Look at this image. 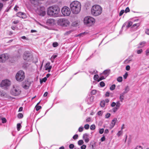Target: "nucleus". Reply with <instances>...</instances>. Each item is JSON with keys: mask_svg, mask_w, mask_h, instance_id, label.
I'll return each mask as SVG.
<instances>
[{"mask_svg": "<svg viewBox=\"0 0 149 149\" xmlns=\"http://www.w3.org/2000/svg\"><path fill=\"white\" fill-rule=\"evenodd\" d=\"M128 74L127 72H126L123 76L124 79H126L128 76Z\"/></svg>", "mask_w": 149, "mask_h": 149, "instance_id": "obj_41", "label": "nucleus"}, {"mask_svg": "<svg viewBox=\"0 0 149 149\" xmlns=\"http://www.w3.org/2000/svg\"><path fill=\"white\" fill-rule=\"evenodd\" d=\"M11 81L7 79L2 81L0 84L1 87L3 88H7L11 85Z\"/></svg>", "mask_w": 149, "mask_h": 149, "instance_id": "obj_10", "label": "nucleus"}, {"mask_svg": "<svg viewBox=\"0 0 149 149\" xmlns=\"http://www.w3.org/2000/svg\"><path fill=\"white\" fill-rule=\"evenodd\" d=\"M17 130L18 131H19L20 130V129L21 127V125L20 123H18L17 124Z\"/></svg>", "mask_w": 149, "mask_h": 149, "instance_id": "obj_25", "label": "nucleus"}, {"mask_svg": "<svg viewBox=\"0 0 149 149\" xmlns=\"http://www.w3.org/2000/svg\"><path fill=\"white\" fill-rule=\"evenodd\" d=\"M0 95L1 96H5V93H4L2 92H0Z\"/></svg>", "mask_w": 149, "mask_h": 149, "instance_id": "obj_62", "label": "nucleus"}, {"mask_svg": "<svg viewBox=\"0 0 149 149\" xmlns=\"http://www.w3.org/2000/svg\"><path fill=\"white\" fill-rule=\"evenodd\" d=\"M31 84V83L28 81H25L24 84L22 85V87L24 89H27L29 88Z\"/></svg>", "mask_w": 149, "mask_h": 149, "instance_id": "obj_12", "label": "nucleus"}, {"mask_svg": "<svg viewBox=\"0 0 149 149\" xmlns=\"http://www.w3.org/2000/svg\"><path fill=\"white\" fill-rule=\"evenodd\" d=\"M99 78V76L97 74L95 75L94 77V79L95 80H97Z\"/></svg>", "mask_w": 149, "mask_h": 149, "instance_id": "obj_33", "label": "nucleus"}, {"mask_svg": "<svg viewBox=\"0 0 149 149\" xmlns=\"http://www.w3.org/2000/svg\"><path fill=\"white\" fill-rule=\"evenodd\" d=\"M50 63L48 62L46 63V64L45 65V70H48V72H49L50 71V70L52 68V66H51L50 65Z\"/></svg>", "mask_w": 149, "mask_h": 149, "instance_id": "obj_14", "label": "nucleus"}, {"mask_svg": "<svg viewBox=\"0 0 149 149\" xmlns=\"http://www.w3.org/2000/svg\"><path fill=\"white\" fill-rule=\"evenodd\" d=\"M89 125L88 124H87L85 125L84 126V128L88 130L89 129Z\"/></svg>", "mask_w": 149, "mask_h": 149, "instance_id": "obj_38", "label": "nucleus"}, {"mask_svg": "<svg viewBox=\"0 0 149 149\" xmlns=\"http://www.w3.org/2000/svg\"><path fill=\"white\" fill-rule=\"evenodd\" d=\"M132 24V22H129L128 23L127 25L126 26L127 28L130 27Z\"/></svg>", "mask_w": 149, "mask_h": 149, "instance_id": "obj_24", "label": "nucleus"}, {"mask_svg": "<svg viewBox=\"0 0 149 149\" xmlns=\"http://www.w3.org/2000/svg\"><path fill=\"white\" fill-rule=\"evenodd\" d=\"M135 149H142V148L141 146H137Z\"/></svg>", "mask_w": 149, "mask_h": 149, "instance_id": "obj_58", "label": "nucleus"}, {"mask_svg": "<svg viewBox=\"0 0 149 149\" xmlns=\"http://www.w3.org/2000/svg\"><path fill=\"white\" fill-rule=\"evenodd\" d=\"M84 129V128L82 127H80L79 128L78 131L79 132H82L83 131Z\"/></svg>", "mask_w": 149, "mask_h": 149, "instance_id": "obj_42", "label": "nucleus"}, {"mask_svg": "<svg viewBox=\"0 0 149 149\" xmlns=\"http://www.w3.org/2000/svg\"><path fill=\"white\" fill-rule=\"evenodd\" d=\"M116 87V85L115 84H113L110 87V89L111 90H113L114 89H115V88Z\"/></svg>", "mask_w": 149, "mask_h": 149, "instance_id": "obj_32", "label": "nucleus"}, {"mask_svg": "<svg viewBox=\"0 0 149 149\" xmlns=\"http://www.w3.org/2000/svg\"><path fill=\"white\" fill-rule=\"evenodd\" d=\"M125 94V93L123 92L120 94V96L124 98V95Z\"/></svg>", "mask_w": 149, "mask_h": 149, "instance_id": "obj_60", "label": "nucleus"}, {"mask_svg": "<svg viewBox=\"0 0 149 149\" xmlns=\"http://www.w3.org/2000/svg\"><path fill=\"white\" fill-rule=\"evenodd\" d=\"M47 78L46 77H44L42 80H40V82L41 83L42 82H45L47 80Z\"/></svg>", "mask_w": 149, "mask_h": 149, "instance_id": "obj_34", "label": "nucleus"}, {"mask_svg": "<svg viewBox=\"0 0 149 149\" xmlns=\"http://www.w3.org/2000/svg\"><path fill=\"white\" fill-rule=\"evenodd\" d=\"M17 16L22 18H25L26 16L22 12H19L17 14Z\"/></svg>", "mask_w": 149, "mask_h": 149, "instance_id": "obj_17", "label": "nucleus"}, {"mask_svg": "<svg viewBox=\"0 0 149 149\" xmlns=\"http://www.w3.org/2000/svg\"><path fill=\"white\" fill-rule=\"evenodd\" d=\"M100 86H101V87H103L104 86H105V84L103 82V81H101V82L100 83Z\"/></svg>", "mask_w": 149, "mask_h": 149, "instance_id": "obj_45", "label": "nucleus"}, {"mask_svg": "<svg viewBox=\"0 0 149 149\" xmlns=\"http://www.w3.org/2000/svg\"><path fill=\"white\" fill-rule=\"evenodd\" d=\"M21 91L20 87L17 85L14 86L11 91V94L14 96H17L20 94Z\"/></svg>", "mask_w": 149, "mask_h": 149, "instance_id": "obj_5", "label": "nucleus"}, {"mask_svg": "<svg viewBox=\"0 0 149 149\" xmlns=\"http://www.w3.org/2000/svg\"><path fill=\"white\" fill-rule=\"evenodd\" d=\"M103 111H99L97 113V114L99 116H102V114L103 113Z\"/></svg>", "mask_w": 149, "mask_h": 149, "instance_id": "obj_37", "label": "nucleus"}, {"mask_svg": "<svg viewBox=\"0 0 149 149\" xmlns=\"http://www.w3.org/2000/svg\"><path fill=\"white\" fill-rule=\"evenodd\" d=\"M32 56L28 52H25L23 55V58L24 60L29 61L32 60Z\"/></svg>", "mask_w": 149, "mask_h": 149, "instance_id": "obj_8", "label": "nucleus"}, {"mask_svg": "<svg viewBox=\"0 0 149 149\" xmlns=\"http://www.w3.org/2000/svg\"><path fill=\"white\" fill-rule=\"evenodd\" d=\"M39 15L42 16H44L45 14V10L43 7L41 8L39 11Z\"/></svg>", "mask_w": 149, "mask_h": 149, "instance_id": "obj_13", "label": "nucleus"}, {"mask_svg": "<svg viewBox=\"0 0 149 149\" xmlns=\"http://www.w3.org/2000/svg\"><path fill=\"white\" fill-rule=\"evenodd\" d=\"M95 19L91 17H85L84 20V23L87 26H91L95 23Z\"/></svg>", "mask_w": 149, "mask_h": 149, "instance_id": "obj_4", "label": "nucleus"}, {"mask_svg": "<svg viewBox=\"0 0 149 149\" xmlns=\"http://www.w3.org/2000/svg\"><path fill=\"white\" fill-rule=\"evenodd\" d=\"M96 90H93L91 91V93L92 95H94L96 94Z\"/></svg>", "mask_w": 149, "mask_h": 149, "instance_id": "obj_56", "label": "nucleus"}, {"mask_svg": "<svg viewBox=\"0 0 149 149\" xmlns=\"http://www.w3.org/2000/svg\"><path fill=\"white\" fill-rule=\"evenodd\" d=\"M115 105H116V103L114 102H113L112 103L111 106L112 107H114Z\"/></svg>", "mask_w": 149, "mask_h": 149, "instance_id": "obj_54", "label": "nucleus"}, {"mask_svg": "<svg viewBox=\"0 0 149 149\" xmlns=\"http://www.w3.org/2000/svg\"><path fill=\"white\" fill-rule=\"evenodd\" d=\"M74 147V146L73 144H71L69 146V148L70 149H73Z\"/></svg>", "mask_w": 149, "mask_h": 149, "instance_id": "obj_47", "label": "nucleus"}, {"mask_svg": "<svg viewBox=\"0 0 149 149\" xmlns=\"http://www.w3.org/2000/svg\"><path fill=\"white\" fill-rule=\"evenodd\" d=\"M57 56L56 55H53L51 58V59H54Z\"/></svg>", "mask_w": 149, "mask_h": 149, "instance_id": "obj_59", "label": "nucleus"}, {"mask_svg": "<svg viewBox=\"0 0 149 149\" xmlns=\"http://www.w3.org/2000/svg\"><path fill=\"white\" fill-rule=\"evenodd\" d=\"M83 138L85 140L86 142L88 143L89 140L88 137V135L87 134H84L83 136Z\"/></svg>", "mask_w": 149, "mask_h": 149, "instance_id": "obj_18", "label": "nucleus"}, {"mask_svg": "<svg viewBox=\"0 0 149 149\" xmlns=\"http://www.w3.org/2000/svg\"><path fill=\"white\" fill-rule=\"evenodd\" d=\"M125 12V10H122L120 12L119 15L120 16H121Z\"/></svg>", "mask_w": 149, "mask_h": 149, "instance_id": "obj_49", "label": "nucleus"}, {"mask_svg": "<svg viewBox=\"0 0 149 149\" xmlns=\"http://www.w3.org/2000/svg\"><path fill=\"white\" fill-rule=\"evenodd\" d=\"M19 22V21L18 20H16L14 21L13 22V23L14 24H16Z\"/></svg>", "mask_w": 149, "mask_h": 149, "instance_id": "obj_61", "label": "nucleus"}, {"mask_svg": "<svg viewBox=\"0 0 149 149\" xmlns=\"http://www.w3.org/2000/svg\"><path fill=\"white\" fill-rule=\"evenodd\" d=\"M146 55L148 56L149 53V48L146 51Z\"/></svg>", "mask_w": 149, "mask_h": 149, "instance_id": "obj_55", "label": "nucleus"}, {"mask_svg": "<svg viewBox=\"0 0 149 149\" xmlns=\"http://www.w3.org/2000/svg\"><path fill=\"white\" fill-rule=\"evenodd\" d=\"M140 24L139 23L135 24L132 25V27L133 28V27H134L135 26H136V27L137 28L138 26H140Z\"/></svg>", "mask_w": 149, "mask_h": 149, "instance_id": "obj_27", "label": "nucleus"}, {"mask_svg": "<svg viewBox=\"0 0 149 149\" xmlns=\"http://www.w3.org/2000/svg\"><path fill=\"white\" fill-rule=\"evenodd\" d=\"M61 11L62 14L65 16H69L71 13V11L70 8L67 6L63 7L62 8Z\"/></svg>", "mask_w": 149, "mask_h": 149, "instance_id": "obj_9", "label": "nucleus"}, {"mask_svg": "<svg viewBox=\"0 0 149 149\" xmlns=\"http://www.w3.org/2000/svg\"><path fill=\"white\" fill-rule=\"evenodd\" d=\"M145 33L147 35H149V29H148L146 30Z\"/></svg>", "mask_w": 149, "mask_h": 149, "instance_id": "obj_52", "label": "nucleus"}, {"mask_svg": "<svg viewBox=\"0 0 149 149\" xmlns=\"http://www.w3.org/2000/svg\"><path fill=\"white\" fill-rule=\"evenodd\" d=\"M105 79V78L104 77L102 76V77H100V78H99V79L98 80V81H101V80H102V79Z\"/></svg>", "mask_w": 149, "mask_h": 149, "instance_id": "obj_53", "label": "nucleus"}, {"mask_svg": "<svg viewBox=\"0 0 149 149\" xmlns=\"http://www.w3.org/2000/svg\"><path fill=\"white\" fill-rule=\"evenodd\" d=\"M110 70H106L103 72L102 74L104 75L105 76V77H106L109 75L110 73Z\"/></svg>", "mask_w": 149, "mask_h": 149, "instance_id": "obj_16", "label": "nucleus"}, {"mask_svg": "<svg viewBox=\"0 0 149 149\" xmlns=\"http://www.w3.org/2000/svg\"><path fill=\"white\" fill-rule=\"evenodd\" d=\"M18 117L20 118H22L23 117V115L21 113H19L18 114Z\"/></svg>", "mask_w": 149, "mask_h": 149, "instance_id": "obj_39", "label": "nucleus"}, {"mask_svg": "<svg viewBox=\"0 0 149 149\" xmlns=\"http://www.w3.org/2000/svg\"><path fill=\"white\" fill-rule=\"evenodd\" d=\"M105 102L104 100L101 101L100 103V105L102 107H104L105 106Z\"/></svg>", "mask_w": 149, "mask_h": 149, "instance_id": "obj_21", "label": "nucleus"}, {"mask_svg": "<svg viewBox=\"0 0 149 149\" xmlns=\"http://www.w3.org/2000/svg\"><path fill=\"white\" fill-rule=\"evenodd\" d=\"M84 143V142L82 140H79L78 141V144L79 145L81 146Z\"/></svg>", "mask_w": 149, "mask_h": 149, "instance_id": "obj_30", "label": "nucleus"}, {"mask_svg": "<svg viewBox=\"0 0 149 149\" xmlns=\"http://www.w3.org/2000/svg\"><path fill=\"white\" fill-rule=\"evenodd\" d=\"M146 43V42L145 41H143L140 42L139 43V45L140 46L139 47H141L144 46L145 45Z\"/></svg>", "mask_w": 149, "mask_h": 149, "instance_id": "obj_20", "label": "nucleus"}, {"mask_svg": "<svg viewBox=\"0 0 149 149\" xmlns=\"http://www.w3.org/2000/svg\"><path fill=\"white\" fill-rule=\"evenodd\" d=\"M70 8L72 13L75 14L79 13L81 10V4L78 1H75L70 4Z\"/></svg>", "mask_w": 149, "mask_h": 149, "instance_id": "obj_1", "label": "nucleus"}, {"mask_svg": "<svg viewBox=\"0 0 149 149\" xmlns=\"http://www.w3.org/2000/svg\"><path fill=\"white\" fill-rule=\"evenodd\" d=\"M123 78L122 77H119L117 78V80L119 82H121Z\"/></svg>", "mask_w": 149, "mask_h": 149, "instance_id": "obj_26", "label": "nucleus"}, {"mask_svg": "<svg viewBox=\"0 0 149 149\" xmlns=\"http://www.w3.org/2000/svg\"><path fill=\"white\" fill-rule=\"evenodd\" d=\"M86 146L85 145H83L82 146L81 148V149H85L86 148Z\"/></svg>", "mask_w": 149, "mask_h": 149, "instance_id": "obj_57", "label": "nucleus"}, {"mask_svg": "<svg viewBox=\"0 0 149 149\" xmlns=\"http://www.w3.org/2000/svg\"><path fill=\"white\" fill-rule=\"evenodd\" d=\"M118 108H117L116 107H115L112 109V111L114 112H115L118 109Z\"/></svg>", "mask_w": 149, "mask_h": 149, "instance_id": "obj_35", "label": "nucleus"}, {"mask_svg": "<svg viewBox=\"0 0 149 149\" xmlns=\"http://www.w3.org/2000/svg\"><path fill=\"white\" fill-rule=\"evenodd\" d=\"M104 129L103 128L99 130V133L100 134H102L104 132Z\"/></svg>", "mask_w": 149, "mask_h": 149, "instance_id": "obj_50", "label": "nucleus"}, {"mask_svg": "<svg viewBox=\"0 0 149 149\" xmlns=\"http://www.w3.org/2000/svg\"><path fill=\"white\" fill-rule=\"evenodd\" d=\"M130 69V67L129 65H127L126 67V70L127 71H129Z\"/></svg>", "mask_w": 149, "mask_h": 149, "instance_id": "obj_51", "label": "nucleus"}, {"mask_svg": "<svg viewBox=\"0 0 149 149\" xmlns=\"http://www.w3.org/2000/svg\"><path fill=\"white\" fill-rule=\"evenodd\" d=\"M117 118H114L112 121L111 122L110 124V128H112L115 125L116 122L117 121Z\"/></svg>", "mask_w": 149, "mask_h": 149, "instance_id": "obj_15", "label": "nucleus"}, {"mask_svg": "<svg viewBox=\"0 0 149 149\" xmlns=\"http://www.w3.org/2000/svg\"><path fill=\"white\" fill-rule=\"evenodd\" d=\"M2 123H5L6 122V120L5 118H3L1 119Z\"/></svg>", "mask_w": 149, "mask_h": 149, "instance_id": "obj_40", "label": "nucleus"}, {"mask_svg": "<svg viewBox=\"0 0 149 149\" xmlns=\"http://www.w3.org/2000/svg\"><path fill=\"white\" fill-rule=\"evenodd\" d=\"M15 77L17 81H22L25 77L24 72L22 70L18 71Z\"/></svg>", "mask_w": 149, "mask_h": 149, "instance_id": "obj_6", "label": "nucleus"}, {"mask_svg": "<svg viewBox=\"0 0 149 149\" xmlns=\"http://www.w3.org/2000/svg\"><path fill=\"white\" fill-rule=\"evenodd\" d=\"M123 134V131L122 130H120L118 131V132L117 134V135L118 136H120Z\"/></svg>", "mask_w": 149, "mask_h": 149, "instance_id": "obj_29", "label": "nucleus"}, {"mask_svg": "<svg viewBox=\"0 0 149 149\" xmlns=\"http://www.w3.org/2000/svg\"><path fill=\"white\" fill-rule=\"evenodd\" d=\"M58 45V43L56 42H54L53 43V46L54 47H56Z\"/></svg>", "mask_w": 149, "mask_h": 149, "instance_id": "obj_36", "label": "nucleus"}, {"mask_svg": "<svg viewBox=\"0 0 149 149\" xmlns=\"http://www.w3.org/2000/svg\"><path fill=\"white\" fill-rule=\"evenodd\" d=\"M35 108L36 109V110L37 111H38L41 109V106L36 105L35 107Z\"/></svg>", "mask_w": 149, "mask_h": 149, "instance_id": "obj_31", "label": "nucleus"}, {"mask_svg": "<svg viewBox=\"0 0 149 149\" xmlns=\"http://www.w3.org/2000/svg\"><path fill=\"white\" fill-rule=\"evenodd\" d=\"M95 128V125H91L90 127V129L91 130H94Z\"/></svg>", "mask_w": 149, "mask_h": 149, "instance_id": "obj_28", "label": "nucleus"}, {"mask_svg": "<svg viewBox=\"0 0 149 149\" xmlns=\"http://www.w3.org/2000/svg\"><path fill=\"white\" fill-rule=\"evenodd\" d=\"M110 115H110V113H107L105 115V118H109V117H110Z\"/></svg>", "mask_w": 149, "mask_h": 149, "instance_id": "obj_44", "label": "nucleus"}, {"mask_svg": "<svg viewBox=\"0 0 149 149\" xmlns=\"http://www.w3.org/2000/svg\"><path fill=\"white\" fill-rule=\"evenodd\" d=\"M105 140V138L104 136H103L102 137L101 139V140L102 141H103Z\"/></svg>", "mask_w": 149, "mask_h": 149, "instance_id": "obj_64", "label": "nucleus"}, {"mask_svg": "<svg viewBox=\"0 0 149 149\" xmlns=\"http://www.w3.org/2000/svg\"><path fill=\"white\" fill-rule=\"evenodd\" d=\"M78 135L77 134H75L73 137V139L75 140L77 139L78 138Z\"/></svg>", "mask_w": 149, "mask_h": 149, "instance_id": "obj_46", "label": "nucleus"}, {"mask_svg": "<svg viewBox=\"0 0 149 149\" xmlns=\"http://www.w3.org/2000/svg\"><path fill=\"white\" fill-rule=\"evenodd\" d=\"M121 105V104L119 101H118L116 103V106L117 108H119Z\"/></svg>", "mask_w": 149, "mask_h": 149, "instance_id": "obj_23", "label": "nucleus"}, {"mask_svg": "<svg viewBox=\"0 0 149 149\" xmlns=\"http://www.w3.org/2000/svg\"><path fill=\"white\" fill-rule=\"evenodd\" d=\"M130 11V10L129 8L128 7H127L126 8V9L125 11V13H127L128 12H129Z\"/></svg>", "mask_w": 149, "mask_h": 149, "instance_id": "obj_48", "label": "nucleus"}, {"mask_svg": "<svg viewBox=\"0 0 149 149\" xmlns=\"http://www.w3.org/2000/svg\"><path fill=\"white\" fill-rule=\"evenodd\" d=\"M102 12V8L100 6L98 5L93 6L91 10V14L95 16L100 15Z\"/></svg>", "mask_w": 149, "mask_h": 149, "instance_id": "obj_3", "label": "nucleus"}, {"mask_svg": "<svg viewBox=\"0 0 149 149\" xmlns=\"http://www.w3.org/2000/svg\"><path fill=\"white\" fill-rule=\"evenodd\" d=\"M58 23L62 26L65 27L69 25L70 22L66 19L61 18L58 20Z\"/></svg>", "mask_w": 149, "mask_h": 149, "instance_id": "obj_7", "label": "nucleus"}, {"mask_svg": "<svg viewBox=\"0 0 149 149\" xmlns=\"http://www.w3.org/2000/svg\"><path fill=\"white\" fill-rule=\"evenodd\" d=\"M54 22V19L52 18H50L48 19L47 22V23H49V24H51Z\"/></svg>", "mask_w": 149, "mask_h": 149, "instance_id": "obj_19", "label": "nucleus"}, {"mask_svg": "<svg viewBox=\"0 0 149 149\" xmlns=\"http://www.w3.org/2000/svg\"><path fill=\"white\" fill-rule=\"evenodd\" d=\"M119 98H120V101L121 102H122L123 101V100H124V98L122 97H121L120 96V97H119Z\"/></svg>", "mask_w": 149, "mask_h": 149, "instance_id": "obj_63", "label": "nucleus"}, {"mask_svg": "<svg viewBox=\"0 0 149 149\" xmlns=\"http://www.w3.org/2000/svg\"><path fill=\"white\" fill-rule=\"evenodd\" d=\"M143 52V50L142 49H140V50H138L137 51V53L138 54H141Z\"/></svg>", "mask_w": 149, "mask_h": 149, "instance_id": "obj_43", "label": "nucleus"}, {"mask_svg": "<svg viewBox=\"0 0 149 149\" xmlns=\"http://www.w3.org/2000/svg\"><path fill=\"white\" fill-rule=\"evenodd\" d=\"M60 11V8L57 7L51 6L48 8L47 11V14L50 16L56 17Z\"/></svg>", "mask_w": 149, "mask_h": 149, "instance_id": "obj_2", "label": "nucleus"}, {"mask_svg": "<svg viewBox=\"0 0 149 149\" xmlns=\"http://www.w3.org/2000/svg\"><path fill=\"white\" fill-rule=\"evenodd\" d=\"M130 90V88L128 86H127L125 87V91L123 92L124 93H127Z\"/></svg>", "mask_w": 149, "mask_h": 149, "instance_id": "obj_22", "label": "nucleus"}, {"mask_svg": "<svg viewBox=\"0 0 149 149\" xmlns=\"http://www.w3.org/2000/svg\"><path fill=\"white\" fill-rule=\"evenodd\" d=\"M8 58L7 54H3L0 55V62H4Z\"/></svg>", "mask_w": 149, "mask_h": 149, "instance_id": "obj_11", "label": "nucleus"}]
</instances>
